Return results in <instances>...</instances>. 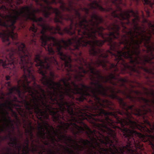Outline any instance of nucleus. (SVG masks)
<instances>
[{"instance_id": "f257e3e1", "label": "nucleus", "mask_w": 154, "mask_h": 154, "mask_svg": "<svg viewBox=\"0 0 154 154\" xmlns=\"http://www.w3.org/2000/svg\"><path fill=\"white\" fill-rule=\"evenodd\" d=\"M105 29L103 26L92 28L91 30L78 38L77 36L66 41L61 40L66 48L70 49L69 45H73V50H70L71 54L74 55L76 67L73 66L72 76L76 81H81L86 74L89 72L91 85L96 87L81 84L79 88L75 82L71 81L72 88L66 80L61 81L68 87L66 94L71 98L78 94L80 96L76 100L83 102L86 97H90L89 101L91 104L90 113H85L92 116L102 115H112L116 119L115 112L122 114V111L130 110L138 116L141 115V108L134 105H129L117 94L120 93L133 103L136 100L143 103V97L132 96L127 93L128 88L125 83L127 80L119 78L120 73L124 74L128 71L139 74L140 69L143 70V58L140 56V45L143 39H138L131 44V40L127 38L126 35L116 38L113 32L108 37H105L103 33Z\"/></svg>"}, {"instance_id": "f03ea898", "label": "nucleus", "mask_w": 154, "mask_h": 154, "mask_svg": "<svg viewBox=\"0 0 154 154\" xmlns=\"http://www.w3.org/2000/svg\"><path fill=\"white\" fill-rule=\"evenodd\" d=\"M68 1L66 7L62 0H0V38L6 46L10 44V37L17 39L14 32V24L30 20L37 23L40 31L41 44L48 42H54L57 46L63 44L61 40L46 34L48 31L63 35L64 33L74 35L71 39L79 38L97 27V15L93 14L88 20L87 16H81L78 10L73 8V2Z\"/></svg>"}, {"instance_id": "7ed1b4c3", "label": "nucleus", "mask_w": 154, "mask_h": 154, "mask_svg": "<svg viewBox=\"0 0 154 154\" xmlns=\"http://www.w3.org/2000/svg\"><path fill=\"white\" fill-rule=\"evenodd\" d=\"M65 88L64 91H60L57 96L53 94H48L52 102L51 103L52 105H56L57 107H53L50 105L45 103L44 101H42V104L45 107V109L43 110L40 109L38 105L35 104L36 111L37 113H39L41 115H44L43 121H41L43 124L42 125L40 123L38 122V132L37 136L43 142V140L46 138L50 140L51 142L54 143V140H56L55 138L52 134L51 130L49 128H50L54 132L56 136L55 132H58L54 130V128L50 125L47 121H45V119H48L49 118V114L51 115L53 121L55 123L60 124L62 125H59V127L61 129H63L64 131L66 128V124L78 123L83 119L85 117L84 114L80 115L79 112L76 110L74 112L73 107L76 110L75 104L73 103H69L64 100V95H66L69 98L73 99L74 98L70 97L69 96L66 94V89L68 87L64 85Z\"/></svg>"}, {"instance_id": "20e7f679", "label": "nucleus", "mask_w": 154, "mask_h": 154, "mask_svg": "<svg viewBox=\"0 0 154 154\" xmlns=\"http://www.w3.org/2000/svg\"><path fill=\"white\" fill-rule=\"evenodd\" d=\"M26 58L28 62V68L26 69L27 74V75H23V79L21 80L20 83L25 92L29 94L32 99H31L29 102L21 97L23 99L22 103L24 104L29 114L32 115L33 110L37 119L41 122L42 121L44 115L36 112L35 104H38L40 109L44 110L45 107L42 105V101H44V98L46 99V95L45 91L41 86L35 82V79L32 73V72L34 71L33 68V61L31 54L29 52L26 55Z\"/></svg>"}, {"instance_id": "39448f33", "label": "nucleus", "mask_w": 154, "mask_h": 154, "mask_svg": "<svg viewBox=\"0 0 154 154\" xmlns=\"http://www.w3.org/2000/svg\"><path fill=\"white\" fill-rule=\"evenodd\" d=\"M15 45L17 48L14 49L12 48L7 50V54L5 60L0 59V66L2 65L4 68H9L13 69L15 72L17 68H20L23 71V74L21 79L17 82L19 88L16 87H12L10 81L6 83L8 87L10 94L14 91H16L20 97L21 92L19 89L21 86L20 81L23 79V76L27 75L26 69L28 68V62L26 58V55L29 53V51L23 43L20 42H16ZM24 89V88H23Z\"/></svg>"}, {"instance_id": "423d86ee", "label": "nucleus", "mask_w": 154, "mask_h": 154, "mask_svg": "<svg viewBox=\"0 0 154 154\" xmlns=\"http://www.w3.org/2000/svg\"><path fill=\"white\" fill-rule=\"evenodd\" d=\"M50 42V44H48L47 42L45 46L42 45L41 44V46L44 47L45 50L48 51L49 54L51 55H53L55 54V52L53 49V47H54L57 54L59 56L60 59L63 61L64 63L63 64L62 63L60 65V64L54 56L50 57H45L43 60H41L40 58L42 53L41 51H39V53L35 55L34 62L36 63L35 66L38 68V72L42 76L40 81L43 85V78L45 76L48 79H51L54 81L55 75L54 72L52 71V68L51 67L52 65L55 66L57 69L66 70L65 61L61 59L57 50L58 47L55 45L54 42Z\"/></svg>"}, {"instance_id": "0eeeda50", "label": "nucleus", "mask_w": 154, "mask_h": 154, "mask_svg": "<svg viewBox=\"0 0 154 154\" xmlns=\"http://www.w3.org/2000/svg\"><path fill=\"white\" fill-rule=\"evenodd\" d=\"M73 45H70L69 46L70 49L66 48L64 47V44L63 45H59L57 46L58 48L57 50L58 53L61 57V58L65 61V67L66 69V72L67 77L66 78L61 79L60 82H54L51 79H48L47 77L45 76L43 78L42 82L43 85L47 87L50 89H52L53 92L51 91L48 90V94H53L54 95L57 96L58 95V92H60V91L64 90L65 87L63 88L62 87V85L60 83V82H62L61 80L64 79L66 80V82L67 83L69 82V81L71 80L72 77V71H73V66L71 64L72 60L70 56L68 55L67 54H64L63 51V49H64L68 51V52L71 54L70 50H73Z\"/></svg>"}, {"instance_id": "6e6552de", "label": "nucleus", "mask_w": 154, "mask_h": 154, "mask_svg": "<svg viewBox=\"0 0 154 154\" xmlns=\"http://www.w3.org/2000/svg\"><path fill=\"white\" fill-rule=\"evenodd\" d=\"M12 104V103L10 101H8V103L1 104L0 105V109L3 115L4 118V121L6 122V128L9 129L11 127L14 130V128L13 124V121L11 119L10 117L8 116V112L6 110V108H8L12 112L14 111L10 107Z\"/></svg>"}, {"instance_id": "1a4fd4ad", "label": "nucleus", "mask_w": 154, "mask_h": 154, "mask_svg": "<svg viewBox=\"0 0 154 154\" xmlns=\"http://www.w3.org/2000/svg\"><path fill=\"white\" fill-rule=\"evenodd\" d=\"M37 28L33 23L32 24L31 26L29 28V31H31L33 32L32 35V37L33 38L31 40L30 42V44L31 45L35 46H37L38 45L37 44L36 42L35 41V39L34 38L37 35L36 33L37 32Z\"/></svg>"}, {"instance_id": "9d476101", "label": "nucleus", "mask_w": 154, "mask_h": 154, "mask_svg": "<svg viewBox=\"0 0 154 154\" xmlns=\"http://www.w3.org/2000/svg\"><path fill=\"white\" fill-rule=\"evenodd\" d=\"M11 137V133L10 131H9L8 136H6L3 137L0 136V140H4L7 139L8 137H9L10 138L11 140V142L9 143V144L11 145H13V146H14V145L15 146H16L18 142V140L17 138L15 137L12 138Z\"/></svg>"}, {"instance_id": "9b49d317", "label": "nucleus", "mask_w": 154, "mask_h": 154, "mask_svg": "<svg viewBox=\"0 0 154 154\" xmlns=\"http://www.w3.org/2000/svg\"><path fill=\"white\" fill-rule=\"evenodd\" d=\"M60 146L63 147L64 150L63 154H66L65 152H67L69 154H75V152L72 149H70L68 146L64 147L63 146L60 145Z\"/></svg>"}, {"instance_id": "f8f14e48", "label": "nucleus", "mask_w": 154, "mask_h": 154, "mask_svg": "<svg viewBox=\"0 0 154 154\" xmlns=\"http://www.w3.org/2000/svg\"><path fill=\"white\" fill-rule=\"evenodd\" d=\"M26 135L27 136V134H29L30 136V139L31 140H32V143H33V135L32 134V132L31 130H29L28 129H25V130Z\"/></svg>"}, {"instance_id": "ddd939ff", "label": "nucleus", "mask_w": 154, "mask_h": 154, "mask_svg": "<svg viewBox=\"0 0 154 154\" xmlns=\"http://www.w3.org/2000/svg\"><path fill=\"white\" fill-rule=\"evenodd\" d=\"M131 92H133L135 94H136L137 95H141L142 94V93L138 91H135L133 90H129Z\"/></svg>"}, {"instance_id": "4468645a", "label": "nucleus", "mask_w": 154, "mask_h": 154, "mask_svg": "<svg viewBox=\"0 0 154 154\" xmlns=\"http://www.w3.org/2000/svg\"><path fill=\"white\" fill-rule=\"evenodd\" d=\"M12 116H14L16 119L17 120H18V116L17 115V114L16 112L14 111L12 112Z\"/></svg>"}, {"instance_id": "2eb2a0df", "label": "nucleus", "mask_w": 154, "mask_h": 154, "mask_svg": "<svg viewBox=\"0 0 154 154\" xmlns=\"http://www.w3.org/2000/svg\"><path fill=\"white\" fill-rule=\"evenodd\" d=\"M1 121V120H0V122ZM5 131V125H4L3 126H2L0 125V133L1 132H4Z\"/></svg>"}, {"instance_id": "dca6fc26", "label": "nucleus", "mask_w": 154, "mask_h": 154, "mask_svg": "<svg viewBox=\"0 0 154 154\" xmlns=\"http://www.w3.org/2000/svg\"><path fill=\"white\" fill-rule=\"evenodd\" d=\"M29 139H28V138H27L26 143L27 145L26 148H27V149H29Z\"/></svg>"}, {"instance_id": "f3484780", "label": "nucleus", "mask_w": 154, "mask_h": 154, "mask_svg": "<svg viewBox=\"0 0 154 154\" xmlns=\"http://www.w3.org/2000/svg\"><path fill=\"white\" fill-rule=\"evenodd\" d=\"M5 79L7 81H9L11 80V76L9 75H6L5 76Z\"/></svg>"}, {"instance_id": "a211bd4d", "label": "nucleus", "mask_w": 154, "mask_h": 154, "mask_svg": "<svg viewBox=\"0 0 154 154\" xmlns=\"http://www.w3.org/2000/svg\"><path fill=\"white\" fill-rule=\"evenodd\" d=\"M12 101L18 102V101L17 99V97H14V99L12 100Z\"/></svg>"}, {"instance_id": "6ab92c4d", "label": "nucleus", "mask_w": 154, "mask_h": 154, "mask_svg": "<svg viewBox=\"0 0 154 154\" xmlns=\"http://www.w3.org/2000/svg\"><path fill=\"white\" fill-rule=\"evenodd\" d=\"M49 154H56L55 151H52L51 150L49 151Z\"/></svg>"}, {"instance_id": "aec40b11", "label": "nucleus", "mask_w": 154, "mask_h": 154, "mask_svg": "<svg viewBox=\"0 0 154 154\" xmlns=\"http://www.w3.org/2000/svg\"><path fill=\"white\" fill-rule=\"evenodd\" d=\"M146 14L147 17H149L150 16V13L149 11H146Z\"/></svg>"}, {"instance_id": "412c9836", "label": "nucleus", "mask_w": 154, "mask_h": 154, "mask_svg": "<svg viewBox=\"0 0 154 154\" xmlns=\"http://www.w3.org/2000/svg\"><path fill=\"white\" fill-rule=\"evenodd\" d=\"M7 150L8 152V153H6V154H9V152H10L11 150V149L10 148H8L7 149Z\"/></svg>"}, {"instance_id": "4be33fe9", "label": "nucleus", "mask_w": 154, "mask_h": 154, "mask_svg": "<svg viewBox=\"0 0 154 154\" xmlns=\"http://www.w3.org/2000/svg\"><path fill=\"white\" fill-rule=\"evenodd\" d=\"M37 150V149L36 148H33L32 149V151L33 152H34V151H36Z\"/></svg>"}, {"instance_id": "5701e85b", "label": "nucleus", "mask_w": 154, "mask_h": 154, "mask_svg": "<svg viewBox=\"0 0 154 154\" xmlns=\"http://www.w3.org/2000/svg\"><path fill=\"white\" fill-rule=\"evenodd\" d=\"M91 154H97V152L95 151L92 150V152H91Z\"/></svg>"}, {"instance_id": "b1692460", "label": "nucleus", "mask_w": 154, "mask_h": 154, "mask_svg": "<svg viewBox=\"0 0 154 154\" xmlns=\"http://www.w3.org/2000/svg\"><path fill=\"white\" fill-rule=\"evenodd\" d=\"M16 147L18 149L19 151L21 148V146H16Z\"/></svg>"}, {"instance_id": "393cba45", "label": "nucleus", "mask_w": 154, "mask_h": 154, "mask_svg": "<svg viewBox=\"0 0 154 154\" xmlns=\"http://www.w3.org/2000/svg\"><path fill=\"white\" fill-rule=\"evenodd\" d=\"M29 126L30 127V128H31V129H33V127L31 125V124L30 122L29 123Z\"/></svg>"}, {"instance_id": "a878e982", "label": "nucleus", "mask_w": 154, "mask_h": 154, "mask_svg": "<svg viewBox=\"0 0 154 154\" xmlns=\"http://www.w3.org/2000/svg\"><path fill=\"white\" fill-rule=\"evenodd\" d=\"M149 93L148 92H145V94L146 95H147L148 96L149 95Z\"/></svg>"}, {"instance_id": "bb28decb", "label": "nucleus", "mask_w": 154, "mask_h": 154, "mask_svg": "<svg viewBox=\"0 0 154 154\" xmlns=\"http://www.w3.org/2000/svg\"><path fill=\"white\" fill-rule=\"evenodd\" d=\"M38 153H39V154H42L43 152H42V151H39V152Z\"/></svg>"}, {"instance_id": "cd10ccee", "label": "nucleus", "mask_w": 154, "mask_h": 154, "mask_svg": "<svg viewBox=\"0 0 154 154\" xmlns=\"http://www.w3.org/2000/svg\"><path fill=\"white\" fill-rule=\"evenodd\" d=\"M48 142H45L44 143V144L45 145H48Z\"/></svg>"}, {"instance_id": "c85d7f7f", "label": "nucleus", "mask_w": 154, "mask_h": 154, "mask_svg": "<svg viewBox=\"0 0 154 154\" xmlns=\"http://www.w3.org/2000/svg\"><path fill=\"white\" fill-rule=\"evenodd\" d=\"M147 34L149 35V28L147 29Z\"/></svg>"}, {"instance_id": "c756f323", "label": "nucleus", "mask_w": 154, "mask_h": 154, "mask_svg": "<svg viewBox=\"0 0 154 154\" xmlns=\"http://www.w3.org/2000/svg\"><path fill=\"white\" fill-rule=\"evenodd\" d=\"M15 7V8H17V7L15 5H13Z\"/></svg>"}, {"instance_id": "7c9ffc66", "label": "nucleus", "mask_w": 154, "mask_h": 154, "mask_svg": "<svg viewBox=\"0 0 154 154\" xmlns=\"http://www.w3.org/2000/svg\"><path fill=\"white\" fill-rule=\"evenodd\" d=\"M28 153H29V152H28L26 153H25V154H28Z\"/></svg>"}, {"instance_id": "2f4dec72", "label": "nucleus", "mask_w": 154, "mask_h": 154, "mask_svg": "<svg viewBox=\"0 0 154 154\" xmlns=\"http://www.w3.org/2000/svg\"><path fill=\"white\" fill-rule=\"evenodd\" d=\"M23 128H25V126H24V127H23Z\"/></svg>"}, {"instance_id": "473e14b6", "label": "nucleus", "mask_w": 154, "mask_h": 154, "mask_svg": "<svg viewBox=\"0 0 154 154\" xmlns=\"http://www.w3.org/2000/svg\"><path fill=\"white\" fill-rule=\"evenodd\" d=\"M25 97H26H26H27L26 96H25Z\"/></svg>"}, {"instance_id": "72a5a7b5", "label": "nucleus", "mask_w": 154, "mask_h": 154, "mask_svg": "<svg viewBox=\"0 0 154 154\" xmlns=\"http://www.w3.org/2000/svg\"><path fill=\"white\" fill-rule=\"evenodd\" d=\"M25 116L26 117V115L25 114Z\"/></svg>"}]
</instances>
